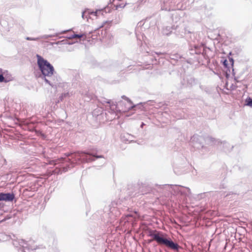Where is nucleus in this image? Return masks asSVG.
I'll return each instance as SVG.
<instances>
[{"label":"nucleus","instance_id":"2eb2a0df","mask_svg":"<svg viewBox=\"0 0 252 252\" xmlns=\"http://www.w3.org/2000/svg\"><path fill=\"white\" fill-rule=\"evenodd\" d=\"M228 54H229V55H231V52H229V53H228Z\"/></svg>","mask_w":252,"mask_h":252},{"label":"nucleus","instance_id":"9b49d317","mask_svg":"<svg viewBox=\"0 0 252 252\" xmlns=\"http://www.w3.org/2000/svg\"><path fill=\"white\" fill-rule=\"evenodd\" d=\"M1 73V70L0 69V73ZM4 77L3 76V75L1 74H0V82H2L3 81H4Z\"/></svg>","mask_w":252,"mask_h":252},{"label":"nucleus","instance_id":"9d476101","mask_svg":"<svg viewBox=\"0 0 252 252\" xmlns=\"http://www.w3.org/2000/svg\"><path fill=\"white\" fill-rule=\"evenodd\" d=\"M102 10H99L96 11L95 12H92L91 14L93 15H94V16H97L98 15L102 14Z\"/></svg>","mask_w":252,"mask_h":252},{"label":"nucleus","instance_id":"f257e3e1","mask_svg":"<svg viewBox=\"0 0 252 252\" xmlns=\"http://www.w3.org/2000/svg\"><path fill=\"white\" fill-rule=\"evenodd\" d=\"M149 235L153 238L152 239L149 241V242H151L154 240L159 245H164L170 249L177 251H178L180 248L178 244L164 238L163 233L160 232L152 230L150 231Z\"/></svg>","mask_w":252,"mask_h":252},{"label":"nucleus","instance_id":"6e6552de","mask_svg":"<svg viewBox=\"0 0 252 252\" xmlns=\"http://www.w3.org/2000/svg\"><path fill=\"white\" fill-rule=\"evenodd\" d=\"M246 105L252 107V98L249 97L246 99Z\"/></svg>","mask_w":252,"mask_h":252},{"label":"nucleus","instance_id":"423d86ee","mask_svg":"<svg viewBox=\"0 0 252 252\" xmlns=\"http://www.w3.org/2000/svg\"><path fill=\"white\" fill-rule=\"evenodd\" d=\"M222 144L223 151L226 153L230 152L233 148V146L227 142H221V144Z\"/></svg>","mask_w":252,"mask_h":252},{"label":"nucleus","instance_id":"0eeeda50","mask_svg":"<svg viewBox=\"0 0 252 252\" xmlns=\"http://www.w3.org/2000/svg\"><path fill=\"white\" fill-rule=\"evenodd\" d=\"M222 36H223L222 33H221V45L222 44H224V45H226V46L229 45V44L231 43V40L230 39H228V37H227L226 40H224L223 41V43H222V40H223V39L222 38Z\"/></svg>","mask_w":252,"mask_h":252},{"label":"nucleus","instance_id":"4468645a","mask_svg":"<svg viewBox=\"0 0 252 252\" xmlns=\"http://www.w3.org/2000/svg\"><path fill=\"white\" fill-rule=\"evenodd\" d=\"M221 54H225L226 53L224 52H223H223L221 51Z\"/></svg>","mask_w":252,"mask_h":252},{"label":"nucleus","instance_id":"f8f14e48","mask_svg":"<svg viewBox=\"0 0 252 252\" xmlns=\"http://www.w3.org/2000/svg\"><path fill=\"white\" fill-rule=\"evenodd\" d=\"M26 39L28 40H35L36 39V38H33L29 37H27L26 38Z\"/></svg>","mask_w":252,"mask_h":252},{"label":"nucleus","instance_id":"ddd939ff","mask_svg":"<svg viewBox=\"0 0 252 252\" xmlns=\"http://www.w3.org/2000/svg\"><path fill=\"white\" fill-rule=\"evenodd\" d=\"M103 26H104V24H103V25H102L101 26H100V27H99V28H102V27H103Z\"/></svg>","mask_w":252,"mask_h":252},{"label":"nucleus","instance_id":"20e7f679","mask_svg":"<svg viewBox=\"0 0 252 252\" xmlns=\"http://www.w3.org/2000/svg\"><path fill=\"white\" fill-rule=\"evenodd\" d=\"M221 63H222L224 67L227 69L225 71V73L227 74V70L230 72V69L233 68L234 60L232 58L229 57L228 61L226 59H225L223 61L221 60Z\"/></svg>","mask_w":252,"mask_h":252},{"label":"nucleus","instance_id":"f03ea898","mask_svg":"<svg viewBox=\"0 0 252 252\" xmlns=\"http://www.w3.org/2000/svg\"><path fill=\"white\" fill-rule=\"evenodd\" d=\"M37 63L42 73L44 76H51L53 74V66L42 57L38 56Z\"/></svg>","mask_w":252,"mask_h":252},{"label":"nucleus","instance_id":"1a4fd4ad","mask_svg":"<svg viewBox=\"0 0 252 252\" xmlns=\"http://www.w3.org/2000/svg\"><path fill=\"white\" fill-rule=\"evenodd\" d=\"M82 155H83V153H75L74 154L72 155V156H74L78 160H79L80 158L82 156Z\"/></svg>","mask_w":252,"mask_h":252},{"label":"nucleus","instance_id":"39448f33","mask_svg":"<svg viewBox=\"0 0 252 252\" xmlns=\"http://www.w3.org/2000/svg\"><path fill=\"white\" fill-rule=\"evenodd\" d=\"M14 198L13 193H0V201H11Z\"/></svg>","mask_w":252,"mask_h":252},{"label":"nucleus","instance_id":"dca6fc26","mask_svg":"<svg viewBox=\"0 0 252 252\" xmlns=\"http://www.w3.org/2000/svg\"><path fill=\"white\" fill-rule=\"evenodd\" d=\"M97 158H101V156L97 157Z\"/></svg>","mask_w":252,"mask_h":252},{"label":"nucleus","instance_id":"7ed1b4c3","mask_svg":"<svg viewBox=\"0 0 252 252\" xmlns=\"http://www.w3.org/2000/svg\"><path fill=\"white\" fill-rule=\"evenodd\" d=\"M69 38H78L80 40H86L88 42H92L94 40H97L98 35L95 32L89 33L73 34Z\"/></svg>","mask_w":252,"mask_h":252}]
</instances>
